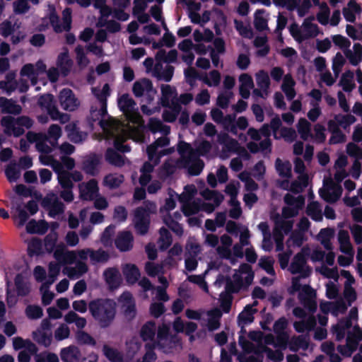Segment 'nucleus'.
<instances>
[{
	"label": "nucleus",
	"mask_w": 362,
	"mask_h": 362,
	"mask_svg": "<svg viewBox=\"0 0 362 362\" xmlns=\"http://www.w3.org/2000/svg\"><path fill=\"white\" fill-rule=\"evenodd\" d=\"M306 214L315 221L319 222L322 221V209L319 202L317 201H313L308 204Z\"/></svg>",
	"instance_id": "nucleus-22"
},
{
	"label": "nucleus",
	"mask_w": 362,
	"mask_h": 362,
	"mask_svg": "<svg viewBox=\"0 0 362 362\" xmlns=\"http://www.w3.org/2000/svg\"><path fill=\"white\" fill-rule=\"evenodd\" d=\"M218 141L221 144H225L228 148H234L238 144L235 139L230 138L226 132H221L218 134Z\"/></svg>",
	"instance_id": "nucleus-53"
},
{
	"label": "nucleus",
	"mask_w": 362,
	"mask_h": 362,
	"mask_svg": "<svg viewBox=\"0 0 362 362\" xmlns=\"http://www.w3.org/2000/svg\"><path fill=\"white\" fill-rule=\"evenodd\" d=\"M48 230V223L45 221H36L34 219L30 220L27 226L26 230L30 234H45Z\"/></svg>",
	"instance_id": "nucleus-18"
},
{
	"label": "nucleus",
	"mask_w": 362,
	"mask_h": 362,
	"mask_svg": "<svg viewBox=\"0 0 362 362\" xmlns=\"http://www.w3.org/2000/svg\"><path fill=\"white\" fill-rule=\"evenodd\" d=\"M33 339L39 345L46 348L49 347L52 341V333L49 332H42L41 329H36L32 333Z\"/></svg>",
	"instance_id": "nucleus-20"
},
{
	"label": "nucleus",
	"mask_w": 362,
	"mask_h": 362,
	"mask_svg": "<svg viewBox=\"0 0 362 362\" xmlns=\"http://www.w3.org/2000/svg\"><path fill=\"white\" fill-rule=\"evenodd\" d=\"M354 333L349 332L346 337V346L349 352L353 353L358 347V343L362 340V329L358 326L354 327Z\"/></svg>",
	"instance_id": "nucleus-16"
},
{
	"label": "nucleus",
	"mask_w": 362,
	"mask_h": 362,
	"mask_svg": "<svg viewBox=\"0 0 362 362\" xmlns=\"http://www.w3.org/2000/svg\"><path fill=\"white\" fill-rule=\"evenodd\" d=\"M160 237L158 239L159 248L164 251L167 250L173 242L172 235L170 231L165 227H161L159 230Z\"/></svg>",
	"instance_id": "nucleus-26"
},
{
	"label": "nucleus",
	"mask_w": 362,
	"mask_h": 362,
	"mask_svg": "<svg viewBox=\"0 0 362 362\" xmlns=\"http://www.w3.org/2000/svg\"><path fill=\"white\" fill-rule=\"evenodd\" d=\"M16 287L17 294L19 296H26L30 293V288L24 282L23 277L21 274H18L14 279Z\"/></svg>",
	"instance_id": "nucleus-36"
},
{
	"label": "nucleus",
	"mask_w": 362,
	"mask_h": 362,
	"mask_svg": "<svg viewBox=\"0 0 362 362\" xmlns=\"http://www.w3.org/2000/svg\"><path fill=\"white\" fill-rule=\"evenodd\" d=\"M88 310L99 327L101 329H106L115 319L117 304L113 299L98 298L89 301Z\"/></svg>",
	"instance_id": "nucleus-1"
},
{
	"label": "nucleus",
	"mask_w": 362,
	"mask_h": 362,
	"mask_svg": "<svg viewBox=\"0 0 362 362\" xmlns=\"http://www.w3.org/2000/svg\"><path fill=\"white\" fill-rule=\"evenodd\" d=\"M233 93L230 91L219 93L217 97L216 105L222 109L228 108Z\"/></svg>",
	"instance_id": "nucleus-51"
},
{
	"label": "nucleus",
	"mask_w": 362,
	"mask_h": 362,
	"mask_svg": "<svg viewBox=\"0 0 362 362\" xmlns=\"http://www.w3.org/2000/svg\"><path fill=\"white\" fill-rule=\"evenodd\" d=\"M310 123L305 118H300L297 124V129L300 138L306 141L310 134Z\"/></svg>",
	"instance_id": "nucleus-34"
},
{
	"label": "nucleus",
	"mask_w": 362,
	"mask_h": 362,
	"mask_svg": "<svg viewBox=\"0 0 362 362\" xmlns=\"http://www.w3.org/2000/svg\"><path fill=\"white\" fill-rule=\"evenodd\" d=\"M220 297V307L222 311L225 313H228L231 310L233 302L232 294L228 293L225 294L221 293Z\"/></svg>",
	"instance_id": "nucleus-46"
},
{
	"label": "nucleus",
	"mask_w": 362,
	"mask_h": 362,
	"mask_svg": "<svg viewBox=\"0 0 362 362\" xmlns=\"http://www.w3.org/2000/svg\"><path fill=\"white\" fill-rule=\"evenodd\" d=\"M127 210L123 206H117L114 209L113 217L119 222H124L127 218Z\"/></svg>",
	"instance_id": "nucleus-61"
},
{
	"label": "nucleus",
	"mask_w": 362,
	"mask_h": 362,
	"mask_svg": "<svg viewBox=\"0 0 362 362\" xmlns=\"http://www.w3.org/2000/svg\"><path fill=\"white\" fill-rule=\"evenodd\" d=\"M104 279L110 290L120 286L122 279L119 271L116 267H109L103 272Z\"/></svg>",
	"instance_id": "nucleus-11"
},
{
	"label": "nucleus",
	"mask_w": 362,
	"mask_h": 362,
	"mask_svg": "<svg viewBox=\"0 0 362 362\" xmlns=\"http://www.w3.org/2000/svg\"><path fill=\"white\" fill-rule=\"evenodd\" d=\"M185 77L186 79V81L188 84L190 86H193L196 81L197 79H199L200 81H202L205 84H206L208 86H211V83L210 81V79L205 75L202 76L199 75L197 71L193 68V67H189L186 69L184 71Z\"/></svg>",
	"instance_id": "nucleus-13"
},
{
	"label": "nucleus",
	"mask_w": 362,
	"mask_h": 362,
	"mask_svg": "<svg viewBox=\"0 0 362 362\" xmlns=\"http://www.w3.org/2000/svg\"><path fill=\"white\" fill-rule=\"evenodd\" d=\"M204 197L206 199L211 200L212 199L216 204V206H219L223 202L224 197L222 194L215 190H209L207 189L204 194Z\"/></svg>",
	"instance_id": "nucleus-52"
},
{
	"label": "nucleus",
	"mask_w": 362,
	"mask_h": 362,
	"mask_svg": "<svg viewBox=\"0 0 362 362\" xmlns=\"http://www.w3.org/2000/svg\"><path fill=\"white\" fill-rule=\"evenodd\" d=\"M183 163V167L187 168V173L192 176L199 175L204 167V163L200 158H196L192 161L189 158H186Z\"/></svg>",
	"instance_id": "nucleus-14"
},
{
	"label": "nucleus",
	"mask_w": 362,
	"mask_h": 362,
	"mask_svg": "<svg viewBox=\"0 0 362 362\" xmlns=\"http://www.w3.org/2000/svg\"><path fill=\"white\" fill-rule=\"evenodd\" d=\"M256 81L257 86L267 95L271 84L268 73L264 70L259 71L256 74Z\"/></svg>",
	"instance_id": "nucleus-27"
},
{
	"label": "nucleus",
	"mask_w": 362,
	"mask_h": 362,
	"mask_svg": "<svg viewBox=\"0 0 362 362\" xmlns=\"http://www.w3.org/2000/svg\"><path fill=\"white\" fill-rule=\"evenodd\" d=\"M233 280L230 278L226 279L225 289L229 294L237 293L243 287V279L241 276L235 274L233 276Z\"/></svg>",
	"instance_id": "nucleus-17"
},
{
	"label": "nucleus",
	"mask_w": 362,
	"mask_h": 362,
	"mask_svg": "<svg viewBox=\"0 0 362 362\" xmlns=\"http://www.w3.org/2000/svg\"><path fill=\"white\" fill-rule=\"evenodd\" d=\"M164 223L177 235L181 236L183 234V228L180 223L174 220L171 216L164 219Z\"/></svg>",
	"instance_id": "nucleus-48"
},
{
	"label": "nucleus",
	"mask_w": 362,
	"mask_h": 362,
	"mask_svg": "<svg viewBox=\"0 0 362 362\" xmlns=\"http://www.w3.org/2000/svg\"><path fill=\"white\" fill-rule=\"evenodd\" d=\"M14 32V28L10 21L6 20L0 24V33L4 37H7Z\"/></svg>",
	"instance_id": "nucleus-62"
},
{
	"label": "nucleus",
	"mask_w": 362,
	"mask_h": 362,
	"mask_svg": "<svg viewBox=\"0 0 362 362\" xmlns=\"http://www.w3.org/2000/svg\"><path fill=\"white\" fill-rule=\"evenodd\" d=\"M59 355L62 362H79L81 353L76 346L70 345L62 348Z\"/></svg>",
	"instance_id": "nucleus-12"
},
{
	"label": "nucleus",
	"mask_w": 362,
	"mask_h": 362,
	"mask_svg": "<svg viewBox=\"0 0 362 362\" xmlns=\"http://www.w3.org/2000/svg\"><path fill=\"white\" fill-rule=\"evenodd\" d=\"M42 241L40 239L34 238L31 240L28 247V255L30 257L39 255L42 253Z\"/></svg>",
	"instance_id": "nucleus-42"
},
{
	"label": "nucleus",
	"mask_w": 362,
	"mask_h": 362,
	"mask_svg": "<svg viewBox=\"0 0 362 362\" xmlns=\"http://www.w3.org/2000/svg\"><path fill=\"white\" fill-rule=\"evenodd\" d=\"M49 20L50 25H52L54 31L56 33H61L64 30V25H63V24L61 25L59 23V17L56 13L54 10H53L52 11L50 12L49 16Z\"/></svg>",
	"instance_id": "nucleus-49"
},
{
	"label": "nucleus",
	"mask_w": 362,
	"mask_h": 362,
	"mask_svg": "<svg viewBox=\"0 0 362 362\" xmlns=\"http://www.w3.org/2000/svg\"><path fill=\"white\" fill-rule=\"evenodd\" d=\"M306 264V259L305 255L301 253H297L290 264L289 271L293 274H300L301 277L306 278L311 274V269L307 267L305 269H303Z\"/></svg>",
	"instance_id": "nucleus-8"
},
{
	"label": "nucleus",
	"mask_w": 362,
	"mask_h": 362,
	"mask_svg": "<svg viewBox=\"0 0 362 362\" xmlns=\"http://www.w3.org/2000/svg\"><path fill=\"white\" fill-rule=\"evenodd\" d=\"M58 182L62 189H73L74 183L69 176V172H63L59 177H57Z\"/></svg>",
	"instance_id": "nucleus-55"
},
{
	"label": "nucleus",
	"mask_w": 362,
	"mask_h": 362,
	"mask_svg": "<svg viewBox=\"0 0 362 362\" xmlns=\"http://www.w3.org/2000/svg\"><path fill=\"white\" fill-rule=\"evenodd\" d=\"M351 235L356 245L362 243V226L354 224L350 227Z\"/></svg>",
	"instance_id": "nucleus-64"
},
{
	"label": "nucleus",
	"mask_w": 362,
	"mask_h": 362,
	"mask_svg": "<svg viewBox=\"0 0 362 362\" xmlns=\"http://www.w3.org/2000/svg\"><path fill=\"white\" fill-rule=\"evenodd\" d=\"M115 227L114 225H110L105 228L102 233L100 240L105 247L110 246L112 243V236L115 233Z\"/></svg>",
	"instance_id": "nucleus-43"
},
{
	"label": "nucleus",
	"mask_w": 362,
	"mask_h": 362,
	"mask_svg": "<svg viewBox=\"0 0 362 362\" xmlns=\"http://www.w3.org/2000/svg\"><path fill=\"white\" fill-rule=\"evenodd\" d=\"M319 6L320 11L317 13V20L320 24L326 25L329 23L330 9L326 2H322Z\"/></svg>",
	"instance_id": "nucleus-39"
},
{
	"label": "nucleus",
	"mask_w": 362,
	"mask_h": 362,
	"mask_svg": "<svg viewBox=\"0 0 362 362\" xmlns=\"http://www.w3.org/2000/svg\"><path fill=\"white\" fill-rule=\"evenodd\" d=\"M332 41L336 46H338L341 49H349L348 48L351 45L350 40L341 35H335L332 36Z\"/></svg>",
	"instance_id": "nucleus-58"
},
{
	"label": "nucleus",
	"mask_w": 362,
	"mask_h": 362,
	"mask_svg": "<svg viewBox=\"0 0 362 362\" xmlns=\"http://www.w3.org/2000/svg\"><path fill=\"white\" fill-rule=\"evenodd\" d=\"M105 160L111 165L122 167L124 165L122 156L112 148H108L105 152Z\"/></svg>",
	"instance_id": "nucleus-25"
},
{
	"label": "nucleus",
	"mask_w": 362,
	"mask_h": 362,
	"mask_svg": "<svg viewBox=\"0 0 362 362\" xmlns=\"http://www.w3.org/2000/svg\"><path fill=\"white\" fill-rule=\"evenodd\" d=\"M273 221L275 225L274 229H276L279 232L284 231L285 234H288L293 228V222L281 219L279 214L274 216Z\"/></svg>",
	"instance_id": "nucleus-24"
},
{
	"label": "nucleus",
	"mask_w": 362,
	"mask_h": 362,
	"mask_svg": "<svg viewBox=\"0 0 362 362\" xmlns=\"http://www.w3.org/2000/svg\"><path fill=\"white\" fill-rule=\"evenodd\" d=\"M265 12L264 9H257L255 13L254 26L259 32L268 30L267 20L261 16Z\"/></svg>",
	"instance_id": "nucleus-33"
},
{
	"label": "nucleus",
	"mask_w": 362,
	"mask_h": 362,
	"mask_svg": "<svg viewBox=\"0 0 362 362\" xmlns=\"http://www.w3.org/2000/svg\"><path fill=\"white\" fill-rule=\"evenodd\" d=\"M345 62L346 60L341 52H337L333 58L332 66V71L336 76L340 73Z\"/></svg>",
	"instance_id": "nucleus-47"
},
{
	"label": "nucleus",
	"mask_w": 362,
	"mask_h": 362,
	"mask_svg": "<svg viewBox=\"0 0 362 362\" xmlns=\"http://www.w3.org/2000/svg\"><path fill=\"white\" fill-rule=\"evenodd\" d=\"M135 105V101L127 93L123 94L118 100V106L124 113L132 112Z\"/></svg>",
	"instance_id": "nucleus-29"
},
{
	"label": "nucleus",
	"mask_w": 362,
	"mask_h": 362,
	"mask_svg": "<svg viewBox=\"0 0 362 362\" xmlns=\"http://www.w3.org/2000/svg\"><path fill=\"white\" fill-rule=\"evenodd\" d=\"M354 73L350 71H346L341 76L339 85L345 92H351L355 88V83L352 81Z\"/></svg>",
	"instance_id": "nucleus-30"
},
{
	"label": "nucleus",
	"mask_w": 362,
	"mask_h": 362,
	"mask_svg": "<svg viewBox=\"0 0 362 362\" xmlns=\"http://www.w3.org/2000/svg\"><path fill=\"white\" fill-rule=\"evenodd\" d=\"M149 310L153 317L158 318L165 312V308L163 303H153L150 305Z\"/></svg>",
	"instance_id": "nucleus-57"
},
{
	"label": "nucleus",
	"mask_w": 362,
	"mask_h": 362,
	"mask_svg": "<svg viewBox=\"0 0 362 362\" xmlns=\"http://www.w3.org/2000/svg\"><path fill=\"white\" fill-rule=\"evenodd\" d=\"M20 74L21 76H27L30 78L33 84L36 83V77L38 76V73L36 72L35 66L30 63L23 66L21 69Z\"/></svg>",
	"instance_id": "nucleus-41"
},
{
	"label": "nucleus",
	"mask_w": 362,
	"mask_h": 362,
	"mask_svg": "<svg viewBox=\"0 0 362 362\" xmlns=\"http://www.w3.org/2000/svg\"><path fill=\"white\" fill-rule=\"evenodd\" d=\"M90 260L98 263H105L110 259V255L107 251H105L102 249H98L97 250L90 251Z\"/></svg>",
	"instance_id": "nucleus-40"
},
{
	"label": "nucleus",
	"mask_w": 362,
	"mask_h": 362,
	"mask_svg": "<svg viewBox=\"0 0 362 362\" xmlns=\"http://www.w3.org/2000/svg\"><path fill=\"white\" fill-rule=\"evenodd\" d=\"M0 107L2 113L18 115L21 112V107L16 104L11 100L4 97H0Z\"/></svg>",
	"instance_id": "nucleus-21"
},
{
	"label": "nucleus",
	"mask_w": 362,
	"mask_h": 362,
	"mask_svg": "<svg viewBox=\"0 0 362 362\" xmlns=\"http://www.w3.org/2000/svg\"><path fill=\"white\" fill-rule=\"evenodd\" d=\"M42 206L48 211V216L52 218H55L64 212V204L54 193L45 197L42 201Z\"/></svg>",
	"instance_id": "nucleus-4"
},
{
	"label": "nucleus",
	"mask_w": 362,
	"mask_h": 362,
	"mask_svg": "<svg viewBox=\"0 0 362 362\" xmlns=\"http://www.w3.org/2000/svg\"><path fill=\"white\" fill-rule=\"evenodd\" d=\"M72 10L71 8H66L62 11V20L64 31L69 32L71 28Z\"/></svg>",
	"instance_id": "nucleus-56"
},
{
	"label": "nucleus",
	"mask_w": 362,
	"mask_h": 362,
	"mask_svg": "<svg viewBox=\"0 0 362 362\" xmlns=\"http://www.w3.org/2000/svg\"><path fill=\"white\" fill-rule=\"evenodd\" d=\"M93 91L100 103H107V98L110 95V88L108 83L104 84L101 90L93 89Z\"/></svg>",
	"instance_id": "nucleus-54"
},
{
	"label": "nucleus",
	"mask_w": 362,
	"mask_h": 362,
	"mask_svg": "<svg viewBox=\"0 0 362 362\" xmlns=\"http://www.w3.org/2000/svg\"><path fill=\"white\" fill-rule=\"evenodd\" d=\"M168 337L170 338V342H173L174 344H176L180 341L175 334L170 335L169 327L165 324H163L161 326L158 327L157 332V338L158 340L162 341L168 339Z\"/></svg>",
	"instance_id": "nucleus-32"
},
{
	"label": "nucleus",
	"mask_w": 362,
	"mask_h": 362,
	"mask_svg": "<svg viewBox=\"0 0 362 362\" xmlns=\"http://www.w3.org/2000/svg\"><path fill=\"white\" fill-rule=\"evenodd\" d=\"M59 100L62 108L66 111H74L79 105L78 99L69 88H63L59 92Z\"/></svg>",
	"instance_id": "nucleus-7"
},
{
	"label": "nucleus",
	"mask_w": 362,
	"mask_h": 362,
	"mask_svg": "<svg viewBox=\"0 0 362 362\" xmlns=\"http://www.w3.org/2000/svg\"><path fill=\"white\" fill-rule=\"evenodd\" d=\"M123 274L127 283L129 285L136 284L141 276V273L139 268L137 266L133 264H126L123 269Z\"/></svg>",
	"instance_id": "nucleus-15"
},
{
	"label": "nucleus",
	"mask_w": 362,
	"mask_h": 362,
	"mask_svg": "<svg viewBox=\"0 0 362 362\" xmlns=\"http://www.w3.org/2000/svg\"><path fill=\"white\" fill-rule=\"evenodd\" d=\"M274 261L269 257H262L259 261V266L264 269L268 274L274 275Z\"/></svg>",
	"instance_id": "nucleus-50"
},
{
	"label": "nucleus",
	"mask_w": 362,
	"mask_h": 362,
	"mask_svg": "<svg viewBox=\"0 0 362 362\" xmlns=\"http://www.w3.org/2000/svg\"><path fill=\"white\" fill-rule=\"evenodd\" d=\"M174 70L175 69L173 66L168 65L161 73L155 70L153 74L158 80H163L165 82H170L173 76Z\"/></svg>",
	"instance_id": "nucleus-45"
},
{
	"label": "nucleus",
	"mask_w": 362,
	"mask_h": 362,
	"mask_svg": "<svg viewBox=\"0 0 362 362\" xmlns=\"http://www.w3.org/2000/svg\"><path fill=\"white\" fill-rule=\"evenodd\" d=\"M156 204L149 200L144 201L143 206L134 209L133 223L136 234L145 235L148 233L151 225V215L156 214Z\"/></svg>",
	"instance_id": "nucleus-2"
},
{
	"label": "nucleus",
	"mask_w": 362,
	"mask_h": 362,
	"mask_svg": "<svg viewBox=\"0 0 362 362\" xmlns=\"http://www.w3.org/2000/svg\"><path fill=\"white\" fill-rule=\"evenodd\" d=\"M69 328L64 325H60L54 332V337L57 341H62L69 337Z\"/></svg>",
	"instance_id": "nucleus-63"
},
{
	"label": "nucleus",
	"mask_w": 362,
	"mask_h": 362,
	"mask_svg": "<svg viewBox=\"0 0 362 362\" xmlns=\"http://www.w3.org/2000/svg\"><path fill=\"white\" fill-rule=\"evenodd\" d=\"M65 130L70 141L74 143L81 142L83 139L82 132L75 123L69 124L66 126Z\"/></svg>",
	"instance_id": "nucleus-28"
},
{
	"label": "nucleus",
	"mask_w": 362,
	"mask_h": 362,
	"mask_svg": "<svg viewBox=\"0 0 362 362\" xmlns=\"http://www.w3.org/2000/svg\"><path fill=\"white\" fill-rule=\"evenodd\" d=\"M156 330V322L153 320L146 322L141 328L140 337L144 341H153Z\"/></svg>",
	"instance_id": "nucleus-19"
},
{
	"label": "nucleus",
	"mask_w": 362,
	"mask_h": 362,
	"mask_svg": "<svg viewBox=\"0 0 362 362\" xmlns=\"http://www.w3.org/2000/svg\"><path fill=\"white\" fill-rule=\"evenodd\" d=\"M103 182L104 185L110 189H116L124 182V176L122 175H116L109 174L104 177Z\"/></svg>",
	"instance_id": "nucleus-35"
},
{
	"label": "nucleus",
	"mask_w": 362,
	"mask_h": 362,
	"mask_svg": "<svg viewBox=\"0 0 362 362\" xmlns=\"http://www.w3.org/2000/svg\"><path fill=\"white\" fill-rule=\"evenodd\" d=\"M1 124L2 127H5V133L10 134L14 125H17L16 119H14L11 116H4L1 119Z\"/></svg>",
	"instance_id": "nucleus-59"
},
{
	"label": "nucleus",
	"mask_w": 362,
	"mask_h": 362,
	"mask_svg": "<svg viewBox=\"0 0 362 362\" xmlns=\"http://www.w3.org/2000/svg\"><path fill=\"white\" fill-rule=\"evenodd\" d=\"M134 237L130 231L123 230L118 233L115 245L121 252H127L133 247Z\"/></svg>",
	"instance_id": "nucleus-10"
},
{
	"label": "nucleus",
	"mask_w": 362,
	"mask_h": 362,
	"mask_svg": "<svg viewBox=\"0 0 362 362\" xmlns=\"http://www.w3.org/2000/svg\"><path fill=\"white\" fill-rule=\"evenodd\" d=\"M102 156L95 153H91L84 157L82 161V170L86 174L96 176L100 171Z\"/></svg>",
	"instance_id": "nucleus-6"
},
{
	"label": "nucleus",
	"mask_w": 362,
	"mask_h": 362,
	"mask_svg": "<svg viewBox=\"0 0 362 362\" xmlns=\"http://www.w3.org/2000/svg\"><path fill=\"white\" fill-rule=\"evenodd\" d=\"M119 300L122 303L121 308L124 317L129 322L132 321L137 313L136 302L132 294L128 291L124 292L120 296Z\"/></svg>",
	"instance_id": "nucleus-5"
},
{
	"label": "nucleus",
	"mask_w": 362,
	"mask_h": 362,
	"mask_svg": "<svg viewBox=\"0 0 362 362\" xmlns=\"http://www.w3.org/2000/svg\"><path fill=\"white\" fill-rule=\"evenodd\" d=\"M103 352L104 356L110 362H123L122 355L116 349L104 344L103 346Z\"/></svg>",
	"instance_id": "nucleus-31"
},
{
	"label": "nucleus",
	"mask_w": 362,
	"mask_h": 362,
	"mask_svg": "<svg viewBox=\"0 0 362 362\" xmlns=\"http://www.w3.org/2000/svg\"><path fill=\"white\" fill-rule=\"evenodd\" d=\"M275 166L279 175L282 177L291 176V166L288 162L284 163L280 158H276Z\"/></svg>",
	"instance_id": "nucleus-37"
},
{
	"label": "nucleus",
	"mask_w": 362,
	"mask_h": 362,
	"mask_svg": "<svg viewBox=\"0 0 362 362\" xmlns=\"http://www.w3.org/2000/svg\"><path fill=\"white\" fill-rule=\"evenodd\" d=\"M79 197L82 200L90 201L98 193L99 187L98 182L91 179L88 182L78 185Z\"/></svg>",
	"instance_id": "nucleus-9"
},
{
	"label": "nucleus",
	"mask_w": 362,
	"mask_h": 362,
	"mask_svg": "<svg viewBox=\"0 0 362 362\" xmlns=\"http://www.w3.org/2000/svg\"><path fill=\"white\" fill-rule=\"evenodd\" d=\"M76 338L79 344H86L92 346H94L96 344L95 339L90 334L84 331L77 332Z\"/></svg>",
	"instance_id": "nucleus-44"
},
{
	"label": "nucleus",
	"mask_w": 362,
	"mask_h": 362,
	"mask_svg": "<svg viewBox=\"0 0 362 362\" xmlns=\"http://www.w3.org/2000/svg\"><path fill=\"white\" fill-rule=\"evenodd\" d=\"M315 20L313 16L306 18L303 22L304 30L307 33L304 38L314 37L318 35L320 33L319 27L317 24L313 23L312 21Z\"/></svg>",
	"instance_id": "nucleus-23"
},
{
	"label": "nucleus",
	"mask_w": 362,
	"mask_h": 362,
	"mask_svg": "<svg viewBox=\"0 0 362 362\" xmlns=\"http://www.w3.org/2000/svg\"><path fill=\"white\" fill-rule=\"evenodd\" d=\"M26 317L30 320H37L43 316L42 308L37 305H28L25 310Z\"/></svg>",
	"instance_id": "nucleus-38"
},
{
	"label": "nucleus",
	"mask_w": 362,
	"mask_h": 362,
	"mask_svg": "<svg viewBox=\"0 0 362 362\" xmlns=\"http://www.w3.org/2000/svg\"><path fill=\"white\" fill-rule=\"evenodd\" d=\"M37 105L42 110L47 111L52 120H57L61 117L54 97L51 93H45L40 95L37 100Z\"/></svg>",
	"instance_id": "nucleus-3"
},
{
	"label": "nucleus",
	"mask_w": 362,
	"mask_h": 362,
	"mask_svg": "<svg viewBox=\"0 0 362 362\" xmlns=\"http://www.w3.org/2000/svg\"><path fill=\"white\" fill-rule=\"evenodd\" d=\"M346 152L351 156L356 158V159L362 158V150L361 148L354 143H349L346 146Z\"/></svg>",
	"instance_id": "nucleus-60"
}]
</instances>
